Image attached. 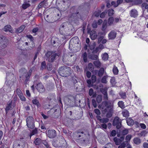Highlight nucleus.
I'll list each match as a JSON object with an SVG mask.
<instances>
[{
  "label": "nucleus",
  "mask_w": 148,
  "mask_h": 148,
  "mask_svg": "<svg viewBox=\"0 0 148 148\" xmlns=\"http://www.w3.org/2000/svg\"><path fill=\"white\" fill-rule=\"evenodd\" d=\"M88 33L90 34V37L92 40H94L97 38V35L96 31L88 30Z\"/></svg>",
  "instance_id": "12"
},
{
  "label": "nucleus",
  "mask_w": 148,
  "mask_h": 148,
  "mask_svg": "<svg viewBox=\"0 0 148 148\" xmlns=\"http://www.w3.org/2000/svg\"><path fill=\"white\" fill-rule=\"evenodd\" d=\"M122 120L116 116L115 117L113 121L112 125L114 126H116L117 129H119L121 127Z\"/></svg>",
  "instance_id": "6"
},
{
  "label": "nucleus",
  "mask_w": 148,
  "mask_h": 148,
  "mask_svg": "<svg viewBox=\"0 0 148 148\" xmlns=\"http://www.w3.org/2000/svg\"><path fill=\"white\" fill-rule=\"evenodd\" d=\"M107 89L106 88H101L100 89L101 92L103 95H105L107 94Z\"/></svg>",
  "instance_id": "40"
},
{
  "label": "nucleus",
  "mask_w": 148,
  "mask_h": 148,
  "mask_svg": "<svg viewBox=\"0 0 148 148\" xmlns=\"http://www.w3.org/2000/svg\"><path fill=\"white\" fill-rule=\"evenodd\" d=\"M101 12L100 10L95 11L94 12L93 15L96 17H98L100 15Z\"/></svg>",
  "instance_id": "50"
},
{
  "label": "nucleus",
  "mask_w": 148,
  "mask_h": 148,
  "mask_svg": "<svg viewBox=\"0 0 148 148\" xmlns=\"http://www.w3.org/2000/svg\"><path fill=\"white\" fill-rule=\"evenodd\" d=\"M106 117L107 118H109L111 117L112 116V114L111 112L109 111L106 114Z\"/></svg>",
  "instance_id": "61"
},
{
  "label": "nucleus",
  "mask_w": 148,
  "mask_h": 148,
  "mask_svg": "<svg viewBox=\"0 0 148 148\" xmlns=\"http://www.w3.org/2000/svg\"><path fill=\"white\" fill-rule=\"evenodd\" d=\"M12 100H10L7 103L5 108L6 114H7L9 110L12 109L14 108V106L12 105Z\"/></svg>",
  "instance_id": "13"
},
{
  "label": "nucleus",
  "mask_w": 148,
  "mask_h": 148,
  "mask_svg": "<svg viewBox=\"0 0 148 148\" xmlns=\"http://www.w3.org/2000/svg\"><path fill=\"white\" fill-rule=\"evenodd\" d=\"M134 143L137 145H139L141 143V140L138 138H135L133 139Z\"/></svg>",
  "instance_id": "25"
},
{
  "label": "nucleus",
  "mask_w": 148,
  "mask_h": 148,
  "mask_svg": "<svg viewBox=\"0 0 148 148\" xmlns=\"http://www.w3.org/2000/svg\"><path fill=\"white\" fill-rule=\"evenodd\" d=\"M98 51V47H97L96 49L93 50L92 53V54H90L88 56V58L92 60H96L98 58V56L97 55L94 54L96 53Z\"/></svg>",
  "instance_id": "9"
},
{
  "label": "nucleus",
  "mask_w": 148,
  "mask_h": 148,
  "mask_svg": "<svg viewBox=\"0 0 148 148\" xmlns=\"http://www.w3.org/2000/svg\"><path fill=\"white\" fill-rule=\"evenodd\" d=\"M48 137L50 138H53L56 136V131L54 130H49L46 133Z\"/></svg>",
  "instance_id": "10"
},
{
  "label": "nucleus",
  "mask_w": 148,
  "mask_h": 148,
  "mask_svg": "<svg viewBox=\"0 0 148 148\" xmlns=\"http://www.w3.org/2000/svg\"><path fill=\"white\" fill-rule=\"evenodd\" d=\"M100 127L102 129H106L107 128V125L106 123H103L99 125Z\"/></svg>",
  "instance_id": "52"
},
{
  "label": "nucleus",
  "mask_w": 148,
  "mask_h": 148,
  "mask_svg": "<svg viewBox=\"0 0 148 148\" xmlns=\"http://www.w3.org/2000/svg\"><path fill=\"white\" fill-rule=\"evenodd\" d=\"M93 63L97 68H99L101 66V63L99 61H95Z\"/></svg>",
  "instance_id": "37"
},
{
  "label": "nucleus",
  "mask_w": 148,
  "mask_h": 148,
  "mask_svg": "<svg viewBox=\"0 0 148 148\" xmlns=\"http://www.w3.org/2000/svg\"><path fill=\"white\" fill-rule=\"evenodd\" d=\"M124 103L123 101H119L118 103V106L122 109H124L125 108Z\"/></svg>",
  "instance_id": "35"
},
{
  "label": "nucleus",
  "mask_w": 148,
  "mask_h": 148,
  "mask_svg": "<svg viewBox=\"0 0 148 148\" xmlns=\"http://www.w3.org/2000/svg\"><path fill=\"white\" fill-rule=\"evenodd\" d=\"M25 26L24 25H22L18 28L16 29L15 30V32L17 34L23 32V30L25 28Z\"/></svg>",
  "instance_id": "19"
},
{
  "label": "nucleus",
  "mask_w": 148,
  "mask_h": 148,
  "mask_svg": "<svg viewBox=\"0 0 148 148\" xmlns=\"http://www.w3.org/2000/svg\"><path fill=\"white\" fill-rule=\"evenodd\" d=\"M88 67L89 70L90 71H92L94 70V67L93 64L91 63H89L88 64Z\"/></svg>",
  "instance_id": "42"
},
{
  "label": "nucleus",
  "mask_w": 148,
  "mask_h": 148,
  "mask_svg": "<svg viewBox=\"0 0 148 148\" xmlns=\"http://www.w3.org/2000/svg\"><path fill=\"white\" fill-rule=\"evenodd\" d=\"M138 12L135 9H132L130 12V16L131 17H136L138 15Z\"/></svg>",
  "instance_id": "20"
},
{
  "label": "nucleus",
  "mask_w": 148,
  "mask_h": 148,
  "mask_svg": "<svg viewBox=\"0 0 148 148\" xmlns=\"http://www.w3.org/2000/svg\"><path fill=\"white\" fill-rule=\"evenodd\" d=\"M96 101L98 103H100L102 101L101 97L100 95H98L96 98Z\"/></svg>",
  "instance_id": "54"
},
{
  "label": "nucleus",
  "mask_w": 148,
  "mask_h": 148,
  "mask_svg": "<svg viewBox=\"0 0 148 148\" xmlns=\"http://www.w3.org/2000/svg\"><path fill=\"white\" fill-rule=\"evenodd\" d=\"M128 133V131L127 129L123 130L121 132V134L123 135H125L127 134Z\"/></svg>",
  "instance_id": "56"
},
{
  "label": "nucleus",
  "mask_w": 148,
  "mask_h": 148,
  "mask_svg": "<svg viewBox=\"0 0 148 148\" xmlns=\"http://www.w3.org/2000/svg\"><path fill=\"white\" fill-rule=\"evenodd\" d=\"M74 96L69 95L67 96L65 98L64 101L67 105L70 106L73 103V101H74Z\"/></svg>",
  "instance_id": "7"
},
{
  "label": "nucleus",
  "mask_w": 148,
  "mask_h": 148,
  "mask_svg": "<svg viewBox=\"0 0 148 148\" xmlns=\"http://www.w3.org/2000/svg\"><path fill=\"white\" fill-rule=\"evenodd\" d=\"M58 142L59 147H62L64 146L66 142L64 138L62 136H61L58 139Z\"/></svg>",
  "instance_id": "15"
},
{
  "label": "nucleus",
  "mask_w": 148,
  "mask_h": 148,
  "mask_svg": "<svg viewBox=\"0 0 148 148\" xmlns=\"http://www.w3.org/2000/svg\"><path fill=\"white\" fill-rule=\"evenodd\" d=\"M119 95L122 98L125 99L126 97V95L125 92H120Z\"/></svg>",
  "instance_id": "53"
},
{
  "label": "nucleus",
  "mask_w": 148,
  "mask_h": 148,
  "mask_svg": "<svg viewBox=\"0 0 148 148\" xmlns=\"http://www.w3.org/2000/svg\"><path fill=\"white\" fill-rule=\"evenodd\" d=\"M127 125L132 126L134 124L133 120L131 117L126 118L125 119Z\"/></svg>",
  "instance_id": "17"
},
{
  "label": "nucleus",
  "mask_w": 148,
  "mask_h": 148,
  "mask_svg": "<svg viewBox=\"0 0 148 148\" xmlns=\"http://www.w3.org/2000/svg\"><path fill=\"white\" fill-rule=\"evenodd\" d=\"M89 94L90 96H92L93 97H96V93L94 92L92 88H90L89 91Z\"/></svg>",
  "instance_id": "27"
},
{
  "label": "nucleus",
  "mask_w": 148,
  "mask_h": 148,
  "mask_svg": "<svg viewBox=\"0 0 148 148\" xmlns=\"http://www.w3.org/2000/svg\"><path fill=\"white\" fill-rule=\"evenodd\" d=\"M30 5L27 3H25L22 5V8L24 9H25L28 7H29Z\"/></svg>",
  "instance_id": "41"
},
{
  "label": "nucleus",
  "mask_w": 148,
  "mask_h": 148,
  "mask_svg": "<svg viewBox=\"0 0 148 148\" xmlns=\"http://www.w3.org/2000/svg\"><path fill=\"white\" fill-rule=\"evenodd\" d=\"M141 6L142 8L144 7L145 9H147L148 8V5L146 3H143L142 4Z\"/></svg>",
  "instance_id": "64"
},
{
  "label": "nucleus",
  "mask_w": 148,
  "mask_h": 148,
  "mask_svg": "<svg viewBox=\"0 0 148 148\" xmlns=\"http://www.w3.org/2000/svg\"><path fill=\"white\" fill-rule=\"evenodd\" d=\"M104 104L107 108H110L111 109L113 107V103L111 101H105L104 102Z\"/></svg>",
  "instance_id": "18"
},
{
  "label": "nucleus",
  "mask_w": 148,
  "mask_h": 148,
  "mask_svg": "<svg viewBox=\"0 0 148 148\" xmlns=\"http://www.w3.org/2000/svg\"><path fill=\"white\" fill-rule=\"evenodd\" d=\"M71 68L66 65H64L59 67L58 73L59 75L63 77H67L71 74Z\"/></svg>",
  "instance_id": "2"
},
{
  "label": "nucleus",
  "mask_w": 148,
  "mask_h": 148,
  "mask_svg": "<svg viewBox=\"0 0 148 148\" xmlns=\"http://www.w3.org/2000/svg\"><path fill=\"white\" fill-rule=\"evenodd\" d=\"M97 79V77L95 75H93L91 77V81L92 84L95 83Z\"/></svg>",
  "instance_id": "48"
},
{
  "label": "nucleus",
  "mask_w": 148,
  "mask_h": 148,
  "mask_svg": "<svg viewBox=\"0 0 148 148\" xmlns=\"http://www.w3.org/2000/svg\"><path fill=\"white\" fill-rule=\"evenodd\" d=\"M108 55L107 53H105L102 56V59L104 60H107L108 59Z\"/></svg>",
  "instance_id": "47"
},
{
  "label": "nucleus",
  "mask_w": 148,
  "mask_h": 148,
  "mask_svg": "<svg viewBox=\"0 0 148 148\" xmlns=\"http://www.w3.org/2000/svg\"><path fill=\"white\" fill-rule=\"evenodd\" d=\"M113 140L114 142L115 143V144L117 145H120L121 143V141L120 139L117 138L116 137L114 138Z\"/></svg>",
  "instance_id": "30"
},
{
  "label": "nucleus",
  "mask_w": 148,
  "mask_h": 148,
  "mask_svg": "<svg viewBox=\"0 0 148 148\" xmlns=\"http://www.w3.org/2000/svg\"><path fill=\"white\" fill-rule=\"evenodd\" d=\"M72 79L73 81L74 86L75 87H76L77 88V86H76V84L77 82V80L78 79V78H77V77H72Z\"/></svg>",
  "instance_id": "46"
},
{
  "label": "nucleus",
  "mask_w": 148,
  "mask_h": 148,
  "mask_svg": "<svg viewBox=\"0 0 148 148\" xmlns=\"http://www.w3.org/2000/svg\"><path fill=\"white\" fill-rule=\"evenodd\" d=\"M32 102L33 104L36 105L38 108L40 107L41 105L39 101L37 99H35L33 100Z\"/></svg>",
  "instance_id": "26"
},
{
  "label": "nucleus",
  "mask_w": 148,
  "mask_h": 148,
  "mask_svg": "<svg viewBox=\"0 0 148 148\" xmlns=\"http://www.w3.org/2000/svg\"><path fill=\"white\" fill-rule=\"evenodd\" d=\"M46 64L45 61L42 62L41 64V69H43L46 68Z\"/></svg>",
  "instance_id": "43"
},
{
  "label": "nucleus",
  "mask_w": 148,
  "mask_h": 148,
  "mask_svg": "<svg viewBox=\"0 0 148 148\" xmlns=\"http://www.w3.org/2000/svg\"><path fill=\"white\" fill-rule=\"evenodd\" d=\"M116 134V130H112L110 134V136H114Z\"/></svg>",
  "instance_id": "58"
},
{
  "label": "nucleus",
  "mask_w": 148,
  "mask_h": 148,
  "mask_svg": "<svg viewBox=\"0 0 148 148\" xmlns=\"http://www.w3.org/2000/svg\"><path fill=\"white\" fill-rule=\"evenodd\" d=\"M23 139L15 141L13 145V148H23L24 143L22 142Z\"/></svg>",
  "instance_id": "8"
},
{
  "label": "nucleus",
  "mask_w": 148,
  "mask_h": 148,
  "mask_svg": "<svg viewBox=\"0 0 148 148\" xmlns=\"http://www.w3.org/2000/svg\"><path fill=\"white\" fill-rule=\"evenodd\" d=\"M114 21V19L113 17H111L109 18L108 20V24L109 26L111 25Z\"/></svg>",
  "instance_id": "32"
},
{
  "label": "nucleus",
  "mask_w": 148,
  "mask_h": 148,
  "mask_svg": "<svg viewBox=\"0 0 148 148\" xmlns=\"http://www.w3.org/2000/svg\"><path fill=\"white\" fill-rule=\"evenodd\" d=\"M112 146L111 144L110 143H108L106 144L102 148H112Z\"/></svg>",
  "instance_id": "57"
},
{
  "label": "nucleus",
  "mask_w": 148,
  "mask_h": 148,
  "mask_svg": "<svg viewBox=\"0 0 148 148\" xmlns=\"http://www.w3.org/2000/svg\"><path fill=\"white\" fill-rule=\"evenodd\" d=\"M32 69H30L29 70L28 72H27L25 74L26 75H25V78H30L32 72Z\"/></svg>",
  "instance_id": "33"
},
{
  "label": "nucleus",
  "mask_w": 148,
  "mask_h": 148,
  "mask_svg": "<svg viewBox=\"0 0 148 148\" xmlns=\"http://www.w3.org/2000/svg\"><path fill=\"white\" fill-rule=\"evenodd\" d=\"M104 36H100L98 38V43L100 44L102 42V40L104 38Z\"/></svg>",
  "instance_id": "59"
},
{
  "label": "nucleus",
  "mask_w": 148,
  "mask_h": 148,
  "mask_svg": "<svg viewBox=\"0 0 148 148\" xmlns=\"http://www.w3.org/2000/svg\"><path fill=\"white\" fill-rule=\"evenodd\" d=\"M47 68L49 71L53 69V65L49 63L47 64Z\"/></svg>",
  "instance_id": "51"
},
{
  "label": "nucleus",
  "mask_w": 148,
  "mask_h": 148,
  "mask_svg": "<svg viewBox=\"0 0 148 148\" xmlns=\"http://www.w3.org/2000/svg\"><path fill=\"white\" fill-rule=\"evenodd\" d=\"M27 125L28 128L33 129L35 127L34 120L33 117H28L26 119Z\"/></svg>",
  "instance_id": "5"
},
{
  "label": "nucleus",
  "mask_w": 148,
  "mask_h": 148,
  "mask_svg": "<svg viewBox=\"0 0 148 148\" xmlns=\"http://www.w3.org/2000/svg\"><path fill=\"white\" fill-rule=\"evenodd\" d=\"M73 138L75 141L78 143L84 145L86 143V135L81 130H78L74 134Z\"/></svg>",
  "instance_id": "1"
},
{
  "label": "nucleus",
  "mask_w": 148,
  "mask_h": 148,
  "mask_svg": "<svg viewBox=\"0 0 148 148\" xmlns=\"http://www.w3.org/2000/svg\"><path fill=\"white\" fill-rule=\"evenodd\" d=\"M113 72L114 74L115 75H116L118 73V70L117 67L115 66H114L113 69Z\"/></svg>",
  "instance_id": "39"
},
{
  "label": "nucleus",
  "mask_w": 148,
  "mask_h": 148,
  "mask_svg": "<svg viewBox=\"0 0 148 148\" xmlns=\"http://www.w3.org/2000/svg\"><path fill=\"white\" fill-rule=\"evenodd\" d=\"M108 77V76L107 75H106L103 76L102 77V78L101 79V83H104V84L106 83L107 82V79Z\"/></svg>",
  "instance_id": "34"
},
{
  "label": "nucleus",
  "mask_w": 148,
  "mask_h": 148,
  "mask_svg": "<svg viewBox=\"0 0 148 148\" xmlns=\"http://www.w3.org/2000/svg\"><path fill=\"white\" fill-rule=\"evenodd\" d=\"M109 121L108 119L106 118H103L102 119L100 122L103 123H108Z\"/></svg>",
  "instance_id": "44"
},
{
  "label": "nucleus",
  "mask_w": 148,
  "mask_h": 148,
  "mask_svg": "<svg viewBox=\"0 0 148 148\" xmlns=\"http://www.w3.org/2000/svg\"><path fill=\"white\" fill-rule=\"evenodd\" d=\"M65 27L64 25V23H63L60 26V32L61 34L62 35H66V36H71L73 34V33H70L69 34L66 33V34L64 32H63V31L64 29V27Z\"/></svg>",
  "instance_id": "16"
},
{
  "label": "nucleus",
  "mask_w": 148,
  "mask_h": 148,
  "mask_svg": "<svg viewBox=\"0 0 148 148\" xmlns=\"http://www.w3.org/2000/svg\"><path fill=\"white\" fill-rule=\"evenodd\" d=\"M42 143L44 145L46 148H51L50 145L46 140H42Z\"/></svg>",
  "instance_id": "38"
},
{
  "label": "nucleus",
  "mask_w": 148,
  "mask_h": 148,
  "mask_svg": "<svg viewBox=\"0 0 148 148\" xmlns=\"http://www.w3.org/2000/svg\"><path fill=\"white\" fill-rule=\"evenodd\" d=\"M41 140L39 138H36L35 140L34 143L36 145H38L42 143Z\"/></svg>",
  "instance_id": "29"
},
{
  "label": "nucleus",
  "mask_w": 148,
  "mask_h": 148,
  "mask_svg": "<svg viewBox=\"0 0 148 148\" xmlns=\"http://www.w3.org/2000/svg\"><path fill=\"white\" fill-rule=\"evenodd\" d=\"M45 0L40 3L38 6V8L40 9L43 7L44 4L45 3Z\"/></svg>",
  "instance_id": "55"
},
{
  "label": "nucleus",
  "mask_w": 148,
  "mask_h": 148,
  "mask_svg": "<svg viewBox=\"0 0 148 148\" xmlns=\"http://www.w3.org/2000/svg\"><path fill=\"white\" fill-rule=\"evenodd\" d=\"M19 72L22 75L25 74L27 73V70L24 68H23L20 69Z\"/></svg>",
  "instance_id": "31"
},
{
  "label": "nucleus",
  "mask_w": 148,
  "mask_h": 148,
  "mask_svg": "<svg viewBox=\"0 0 148 148\" xmlns=\"http://www.w3.org/2000/svg\"><path fill=\"white\" fill-rule=\"evenodd\" d=\"M52 55V52L50 51H48L45 54L47 58V59L49 58L50 56H51Z\"/></svg>",
  "instance_id": "60"
},
{
  "label": "nucleus",
  "mask_w": 148,
  "mask_h": 148,
  "mask_svg": "<svg viewBox=\"0 0 148 148\" xmlns=\"http://www.w3.org/2000/svg\"><path fill=\"white\" fill-rule=\"evenodd\" d=\"M116 33L114 30L111 31L108 34V38L109 40L114 39L116 37Z\"/></svg>",
  "instance_id": "14"
},
{
  "label": "nucleus",
  "mask_w": 148,
  "mask_h": 148,
  "mask_svg": "<svg viewBox=\"0 0 148 148\" xmlns=\"http://www.w3.org/2000/svg\"><path fill=\"white\" fill-rule=\"evenodd\" d=\"M121 144L124 148L128 145V143L127 141H124L121 143Z\"/></svg>",
  "instance_id": "63"
},
{
  "label": "nucleus",
  "mask_w": 148,
  "mask_h": 148,
  "mask_svg": "<svg viewBox=\"0 0 148 148\" xmlns=\"http://www.w3.org/2000/svg\"><path fill=\"white\" fill-rule=\"evenodd\" d=\"M11 26L10 25H7L5 26L3 28L4 31L6 32L9 31V32L12 33L13 30L11 29Z\"/></svg>",
  "instance_id": "22"
},
{
  "label": "nucleus",
  "mask_w": 148,
  "mask_h": 148,
  "mask_svg": "<svg viewBox=\"0 0 148 148\" xmlns=\"http://www.w3.org/2000/svg\"><path fill=\"white\" fill-rule=\"evenodd\" d=\"M56 54L55 53L53 54L51 56L47 59V60L49 62H53L55 59L56 57Z\"/></svg>",
  "instance_id": "23"
},
{
  "label": "nucleus",
  "mask_w": 148,
  "mask_h": 148,
  "mask_svg": "<svg viewBox=\"0 0 148 148\" xmlns=\"http://www.w3.org/2000/svg\"><path fill=\"white\" fill-rule=\"evenodd\" d=\"M35 87L38 91L40 93H43L45 91V88L41 83L37 84Z\"/></svg>",
  "instance_id": "11"
},
{
  "label": "nucleus",
  "mask_w": 148,
  "mask_h": 148,
  "mask_svg": "<svg viewBox=\"0 0 148 148\" xmlns=\"http://www.w3.org/2000/svg\"><path fill=\"white\" fill-rule=\"evenodd\" d=\"M87 83L88 84V86L89 87H92L93 85V84L92 83V81L90 79L87 80Z\"/></svg>",
  "instance_id": "45"
},
{
  "label": "nucleus",
  "mask_w": 148,
  "mask_h": 148,
  "mask_svg": "<svg viewBox=\"0 0 148 148\" xmlns=\"http://www.w3.org/2000/svg\"><path fill=\"white\" fill-rule=\"evenodd\" d=\"M122 114L123 116L125 117H128L129 116V111L126 109H124L122 111Z\"/></svg>",
  "instance_id": "24"
},
{
  "label": "nucleus",
  "mask_w": 148,
  "mask_h": 148,
  "mask_svg": "<svg viewBox=\"0 0 148 148\" xmlns=\"http://www.w3.org/2000/svg\"><path fill=\"white\" fill-rule=\"evenodd\" d=\"M104 73H106V71H105L104 68L102 67L98 71V75L99 77H101Z\"/></svg>",
  "instance_id": "21"
},
{
  "label": "nucleus",
  "mask_w": 148,
  "mask_h": 148,
  "mask_svg": "<svg viewBox=\"0 0 148 148\" xmlns=\"http://www.w3.org/2000/svg\"><path fill=\"white\" fill-rule=\"evenodd\" d=\"M82 57L83 58L84 61L85 62H87V54L86 52H82Z\"/></svg>",
  "instance_id": "28"
},
{
  "label": "nucleus",
  "mask_w": 148,
  "mask_h": 148,
  "mask_svg": "<svg viewBox=\"0 0 148 148\" xmlns=\"http://www.w3.org/2000/svg\"><path fill=\"white\" fill-rule=\"evenodd\" d=\"M82 10L80 7L73 6L70 9V12L71 13L72 16L75 17V18H80Z\"/></svg>",
  "instance_id": "3"
},
{
  "label": "nucleus",
  "mask_w": 148,
  "mask_h": 148,
  "mask_svg": "<svg viewBox=\"0 0 148 148\" xmlns=\"http://www.w3.org/2000/svg\"><path fill=\"white\" fill-rule=\"evenodd\" d=\"M96 46V44L95 42H93L92 44H90L89 47L90 49L91 50H93Z\"/></svg>",
  "instance_id": "49"
},
{
  "label": "nucleus",
  "mask_w": 148,
  "mask_h": 148,
  "mask_svg": "<svg viewBox=\"0 0 148 148\" xmlns=\"http://www.w3.org/2000/svg\"><path fill=\"white\" fill-rule=\"evenodd\" d=\"M38 131L37 129L36 128H35L34 130H33L31 133L29 135V136L30 138H31V136L35 135V134H36L37 133Z\"/></svg>",
  "instance_id": "36"
},
{
  "label": "nucleus",
  "mask_w": 148,
  "mask_h": 148,
  "mask_svg": "<svg viewBox=\"0 0 148 148\" xmlns=\"http://www.w3.org/2000/svg\"><path fill=\"white\" fill-rule=\"evenodd\" d=\"M8 40L4 36L0 34V50L5 48L8 44Z\"/></svg>",
  "instance_id": "4"
},
{
  "label": "nucleus",
  "mask_w": 148,
  "mask_h": 148,
  "mask_svg": "<svg viewBox=\"0 0 148 148\" xmlns=\"http://www.w3.org/2000/svg\"><path fill=\"white\" fill-rule=\"evenodd\" d=\"M107 27V25L106 23H103V24L102 26V30L103 31H105Z\"/></svg>",
  "instance_id": "62"
}]
</instances>
